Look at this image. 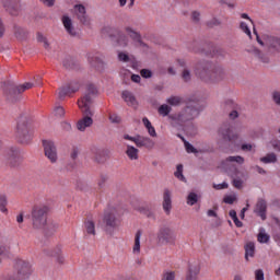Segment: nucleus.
I'll use <instances>...</instances> for the list:
<instances>
[{
    "instance_id": "f257e3e1",
    "label": "nucleus",
    "mask_w": 280,
    "mask_h": 280,
    "mask_svg": "<svg viewBox=\"0 0 280 280\" xmlns=\"http://www.w3.org/2000/svg\"><path fill=\"white\" fill-rule=\"evenodd\" d=\"M49 207L45 205H36L31 210V222L33 231L44 233L45 235H54L58 231V223L47 221Z\"/></svg>"
},
{
    "instance_id": "f03ea898",
    "label": "nucleus",
    "mask_w": 280,
    "mask_h": 280,
    "mask_svg": "<svg viewBox=\"0 0 280 280\" xmlns=\"http://www.w3.org/2000/svg\"><path fill=\"white\" fill-rule=\"evenodd\" d=\"M195 73L203 80V82H222L226 78V72L222 67L211 63L209 61H201L197 63Z\"/></svg>"
},
{
    "instance_id": "7ed1b4c3",
    "label": "nucleus",
    "mask_w": 280,
    "mask_h": 280,
    "mask_svg": "<svg viewBox=\"0 0 280 280\" xmlns=\"http://www.w3.org/2000/svg\"><path fill=\"white\" fill-rule=\"evenodd\" d=\"M30 89H34V82H25L20 85H14L13 82L4 81L1 84V91L8 102H19L21 100V94L25 93V91H30Z\"/></svg>"
},
{
    "instance_id": "20e7f679",
    "label": "nucleus",
    "mask_w": 280,
    "mask_h": 280,
    "mask_svg": "<svg viewBox=\"0 0 280 280\" xmlns=\"http://www.w3.org/2000/svg\"><path fill=\"white\" fill-rule=\"evenodd\" d=\"M15 135L21 143L32 141V119L30 116L23 115L18 118Z\"/></svg>"
},
{
    "instance_id": "39448f33",
    "label": "nucleus",
    "mask_w": 280,
    "mask_h": 280,
    "mask_svg": "<svg viewBox=\"0 0 280 280\" xmlns=\"http://www.w3.org/2000/svg\"><path fill=\"white\" fill-rule=\"evenodd\" d=\"M79 108L83 115V118L77 122V128L80 130V132H84L86 128H91L93 126V116L95 115V110L93 107H89V105L85 103H81Z\"/></svg>"
},
{
    "instance_id": "423d86ee",
    "label": "nucleus",
    "mask_w": 280,
    "mask_h": 280,
    "mask_svg": "<svg viewBox=\"0 0 280 280\" xmlns=\"http://www.w3.org/2000/svg\"><path fill=\"white\" fill-rule=\"evenodd\" d=\"M15 270V280H27L30 277H32V272H34V269L32 268V264L27 260L19 259L15 261L14 266Z\"/></svg>"
},
{
    "instance_id": "0eeeda50",
    "label": "nucleus",
    "mask_w": 280,
    "mask_h": 280,
    "mask_svg": "<svg viewBox=\"0 0 280 280\" xmlns=\"http://www.w3.org/2000/svg\"><path fill=\"white\" fill-rule=\"evenodd\" d=\"M103 222L107 233H113L115 229H119V213L117 212V209L112 208L107 210L104 214Z\"/></svg>"
},
{
    "instance_id": "6e6552de",
    "label": "nucleus",
    "mask_w": 280,
    "mask_h": 280,
    "mask_svg": "<svg viewBox=\"0 0 280 280\" xmlns=\"http://www.w3.org/2000/svg\"><path fill=\"white\" fill-rule=\"evenodd\" d=\"M254 34H256V40L258 44H260L261 47L268 46V49H271L272 51H276L277 54H280V37L279 36H272V35H264L262 39L259 37L257 32L254 30Z\"/></svg>"
},
{
    "instance_id": "1a4fd4ad",
    "label": "nucleus",
    "mask_w": 280,
    "mask_h": 280,
    "mask_svg": "<svg viewBox=\"0 0 280 280\" xmlns=\"http://www.w3.org/2000/svg\"><path fill=\"white\" fill-rule=\"evenodd\" d=\"M159 244H170L174 246L176 244V232L171 228H162L158 233Z\"/></svg>"
},
{
    "instance_id": "9d476101",
    "label": "nucleus",
    "mask_w": 280,
    "mask_h": 280,
    "mask_svg": "<svg viewBox=\"0 0 280 280\" xmlns=\"http://www.w3.org/2000/svg\"><path fill=\"white\" fill-rule=\"evenodd\" d=\"M97 88H95L93 84H88L84 96L78 101V106L83 103L86 104L88 108H93V100L97 97Z\"/></svg>"
},
{
    "instance_id": "9b49d317",
    "label": "nucleus",
    "mask_w": 280,
    "mask_h": 280,
    "mask_svg": "<svg viewBox=\"0 0 280 280\" xmlns=\"http://www.w3.org/2000/svg\"><path fill=\"white\" fill-rule=\"evenodd\" d=\"M198 115V108H196V105L188 104L177 116L178 121H191L192 119H196V116Z\"/></svg>"
},
{
    "instance_id": "f8f14e48",
    "label": "nucleus",
    "mask_w": 280,
    "mask_h": 280,
    "mask_svg": "<svg viewBox=\"0 0 280 280\" xmlns=\"http://www.w3.org/2000/svg\"><path fill=\"white\" fill-rule=\"evenodd\" d=\"M45 156L50 161V163L58 162V149H56V144L52 141L45 140L43 142Z\"/></svg>"
},
{
    "instance_id": "ddd939ff",
    "label": "nucleus",
    "mask_w": 280,
    "mask_h": 280,
    "mask_svg": "<svg viewBox=\"0 0 280 280\" xmlns=\"http://www.w3.org/2000/svg\"><path fill=\"white\" fill-rule=\"evenodd\" d=\"M218 137L223 141H236V139H238L237 133H235L233 129L226 125L222 126L218 130Z\"/></svg>"
},
{
    "instance_id": "4468645a",
    "label": "nucleus",
    "mask_w": 280,
    "mask_h": 280,
    "mask_svg": "<svg viewBox=\"0 0 280 280\" xmlns=\"http://www.w3.org/2000/svg\"><path fill=\"white\" fill-rule=\"evenodd\" d=\"M246 51L247 54H252V56H254V58H256L258 62H261L262 65L270 63V57H268L266 52L259 50V48L252 46L247 48Z\"/></svg>"
},
{
    "instance_id": "2eb2a0df",
    "label": "nucleus",
    "mask_w": 280,
    "mask_h": 280,
    "mask_svg": "<svg viewBox=\"0 0 280 280\" xmlns=\"http://www.w3.org/2000/svg\"><path fill=\"white\" fill-rule=\"evenodd\" d=\"M74 14L83 25H91V19L86 14V8L83 4L74 5Z\"/></svg>"
},
{
    "instance_id": "dca6fc26",
    "label": "nucleus",
    "mask_w": 280,
    "mask_h": 280,
    "mask_svg": "<svg viewBox=\"0 0 280 280\" xmlns=\"http://www.w3.org/2000/svg\"><path fill=\"white\" fill-rule=\"evenodd\" d=\"M8 161L9 164L12 165V167H16L21 161H23V158L21 156V152L16 149H11L8 153Z\"/></svg>"
},
{
    "instance_id": "f3484780",
    "label": "nucleus",
    "mask_w": 280,
    "mask_h": 280,
    "mask_svg": "<svg viewBox=\"0 0 280 280\" xmlns=\"http://www.w3.org/2000/svg\"><path fill=\"white\" fill-rule=\"evenodd\" d=\"M61 22L66 32L70 36H78V32L75 31V27H73V21L71 20V18H69V15H63L61 18Z\"/></svg>"
},
{
    "instance_id": "a211bd4d",
    "label": "nucleus",
    "mask_w": 280,
    "mask_h": 280,
    "mask_svg": "<svg viewBox=\"0 0 280 280\" xmlns=\"http://www.w3.org/2000/svg\"><path fill=\"white\" fill-rule=\"evenodd\" d=\"M198 275H200V264H190L186 273V280H198Z\"/></svg>"
},
{
    "instance_id": "6ab92c4d",
    "label": "nucleus",
    "mask_w": 280,
    "mask_h": 280,
    "mask_svg": "<svg viewBox=\"0 0 280 280\" xmlns=\"http://www.w3.org/2000/svg\"><path fill=\"white\" fill-rule=\"evenodd\" d=\"M122 100L128 104V106H131V108H139V102H137V98L135 97V94L132 92L126 90L121 93Z\"/></svg>"
},
{
    "instance_id": "aec40b11",
    "label": "nucleus",
    "mask_w": 280,
    "mask_h": 280,
    "mask_svg": "<svg viewBox=\"0 0 280 280\" xmlns=\"http://www.w3.org/2000/svg\"><path fill=\"white\" fill-rule=\"evenodd\" d=\"M162 207L165 213L172 211V191L168 189L164 190Z\"/></svg>"
},
{
    "instance_id": "412c9836",
    "label": "nucleus",
    "mask_w": 280,
    "mask_h": 280,
    "mask_svg": "<svg viewBox=\"0 0 280 280\" xmlns=\"http://www.w3.org/2000/svg\"><path fill=\"white\" fill-rule=\"evenodd\" d=\"M266 209H267L266 200L259 199L256 203V208L254 212L257 213L259 218H261V220H266Z\"/></svg>"
},
{
    "instance_id": "4be33fe9",
    "label": "nucleus",
    "mask_w": 280,
    "mask_h": 280,
    "mask_svg": "<svg viewBox=\"0 0 280 280\" xmlns=\"http://www.w3.org/2000/svg\"><path fill=\"white\" fill-rule=\"evenodd\" d=\"M125 154L130 161H139V149L135 148L133 145L127 144Z\"/></svg>"
},
{
    "instance_id": "5701e85b",
    "label": "nucleus",
    "mask_w": 280,
    "mask_h": 280,
    "mask_svg": "<svg viewBox=\"0 0 280 280\" xmlns=\"http://www.w3.org/2000/svg\"><path fill=\"white\" fill-rule=\"evenodd\" d=\"M237 174L243 176L242 172H240L238 170H235V172H230L229 176H231V178H233V186L236 189H242V187L244 186V182L242 179L237 178Z\"/></svg>"
},
{
    "instance_id": "b1692460",
    "label": "nucleus",
    "mask_w": 280,
    "mask_h": 280,
    "mask_svg": "<svg viewBox=\"0 0 280 280\" xmlns=\"http://www.w3.org/2000/svg\"><path fill=\"white\" fill-rule=\"evenodd\" d=\"M13 34L18 40H25L27 38V31L21 26L13 27Z\"/></svg>"
},
{
    "instance_id": "393cba45",
    "label": "nucleus",
    "mask_w": 280,
    "mask_h": 280,
    "mask_svg": "<svg viewBox=\"0 0 280 280\" xmlns=\"http://www.w3.org/2000/svg\"><path fill=\"white\" fill-rule=\"evenodd\" d=\"M142 124L150 137H156V129L148 118L142 119Z\"/></svg>"
},
{
    "instance_id": "a878e982",
    "label": "nucleus",
    "mask_w": 280,
    "mask_h": 280,
    "mask_svg": "<svg viewBox=\"0 0 280 280\" xmlns=\"http://www.w3.org/2000/svg\"><path fill=\"white\" fill-rule=\"evenodd\" d=\"M141 232L138 231L136 234V240H135V245L132 248V253L133 255H136L137 257H139L140 253H141Z\"/></svg>"
},
{
    "instance_id": "bb28decb",
    "label": "nucleus",
    "mask_w": 280,
    "mask_h": 280,
    "mask_svg": "<svg viewBox=\"0 0 280 280\" xmlns=\"http://www.w3.org/2000/svg\"><path fill=\"white\" fill-rule=\"evenodd\" d=\"M85 226V232L88 235H93V237H95L96 232H95V221H93V219H89L85 221L84 223Z\"/></svg>"
},
{
    "instance_id": "cd10ccee",
    "label": "nucleus",
    "mask_w": 280,
    "mask_h": 280,
    "mask_svg": "<svg viewBox=\"0 0 280 280\" xmlns=\"http://www.w3.org/2000/svg\"><path fill=\"white\" fill-rule=\"evenodd\" d=\"M198 200H200V195L191 191L186 197V205H188V207H194V205H197Z\"/></svg>"
},
{
    "instance_id": "c85d7f7f",
    "label": "nucleus",
    "mask_w": 280,
    "mask_h": 280,
    "mask_svg": "<svg viewBox=\"0 0 280 280\" xmlns=\"http://www.w3.org/2000/svg\"><path fill=\"white\" fill-rule=\"evenodd\" d=\"M249 257H255V243L248 242L245 245V259L248 261Z\"/></svg>"
},
{
    "instance_id": "c756f323",
    "label": "nucleus",
    "mask_w": 280,
    "mask_h": 280,
    "mask_svg": "<svg viewBox=\"0 0 280 280\" xmlns=\"http://www.w3.org/2000/svg\"><path fill=\"white\" fill-rule=\"evenodd\" d=\"M44 253L47 255V257H59L62 255V249H60V247H55L50 249H44Z\"/></svg>"
},
{
    "instance_id": "7c9ffc66",
    "label": "nucleus",
    "mask_w": 280,
    "mask_h": 280,
    "mask_svg": "<svg viewBox=\"0 0 280 280\" xmlns=\"http://www.w3.org/2000/svg\"><path fill=\"white\" fill-rule=\"evenodd\" d=\"M166 104H170V106H180V104H183V97L170 96L166 98Z\"/></svg>"
},
{
    "instance_id": "2f4dec72",
    "label": "nucleus",
    "mask_w": 280,
    "mask_h": 280,
    "mask_svg": "<svg viewBox=\"0 0 280 280\" xmlns=\"http://www.w3.org/2000/svg\"><path fill=\"white\" fill-rule=\"evenodd\" d=\"M174 176L178 178V180H182V183H187V178H185V175H183V164H178L176 166V172L174 173Z\"/></svg>"
},
{
    "instance_id": "473e14b6",
    "label": "nucleus",
    "mask_w": 280,
    "mask_h": 280,
    "mask_svg": "<svg viewBox=\"0 0 280 280\" xmlns=\"http://www.w3.org/2000/svg\"><path fill=\"white\" fill-rule=\"evenodd\" d=\"M158 113L162 115V117H167V115L172 113V107L167 104H163L159 107Z\"/></svg>"
},
{
    "instance_id": "72a5a7b5",
    "label": "nucleus",
    "mask_w": 280,
    "mask_h": 280,
    "mask_svg": "<svg viewBox=\"0 0 280 280\" xmlns=\"http://www.w3.org/2000/svg\"><path fill=\"white\" fill-rule=\"evenodd\" d=\"M258 242L260 244H268V242H270V235H268V233H266V230H260V232L258 234Z\"/></svg>"
},
{
    "instance_id": "f704fd0d",
    "label": "nucleus",
    "mask_w": 280,
    "mask_h": 280,
    "mask_svg": "<svg viewBox=\"0 0 280 280\" xmlns=\"http://www.w3.org/2000/svg\"><path fill=\"white\" fill-rule=\"evenodd\" d=\"M261 163H277V154L275 153H269L265 155L264 158H260Z\"/></svg>"
},
{
    "instance_id": "c9c22d12",
    "label": "nucleus",
    "mask_w": 280,
    "mask_h": 280,
    "mask_svg": "<svg viewBox=\"0 0 280 280\" xmlns=\"http://www.w3.org/2000/svg\"><path fill=\"white\" fill-rule=\"evenodd\" d=\"M225 163H238V165H244V158L242 155L229 156Z\"/></svg>"
},
{
    "instance_id": "e433bc0d",
    "label": "nucleus",
    "mask_w": 280,
    "mask_h": 280,
    "mask_svg": "<svg viewBox=\"0 0 280 280\" xmlns=\"http://www.w3.org/2000/svg\"><path fill=\"white\" fill-rule=\"evenodd\" d=\"M88 60H89L91 67H93L94 69H97L100 67V63L102 62V60H100V58H97L93 55H89Z\"/></svg>"
},
{
    "instance_id": "4c0bfd02",
    "label": "nucleus",
    "mask_w": 280,
    "mask_h": 280,
    "mask_svg": "<svg viewBox=\"0 0 280 280\" xmlns=\"http://www.w3.org/2000/svg\"><path fill=\"white\" fill-rule=\"evenodd\" d=\"M62 65L66 69H73V66L75 65V62L70 56H68L63 58Z\"/></svg>"
},
{
    "instance_id": "58836bf2",
    "label": "nucleus",
    "mask_w": 280,
    "mask_h": 280,
    "mask_svg": "<svg viewBox=\"0 0 280 280\" xmlns=\"http://www.w3.org/2000/svg\"><path fill=\"white\" fill-rule=\"evenodd\" d=\"M1 5L3 8H8V10H12L13 5H16L19 3V0H0Z\"/></svg>"
},
{
    "instance_id": "ea45409f",
    "label": "nucleus",
    "mask_w": 280,
    "mask_h": 280,
    "mask_svg": "<svg viewBox=\"0 0 280 280\" xmlns=\"http://www.w3.org/2000/svg\"><path fill=\"white\" fill-rule=\"evenodd\" d=\"M37 42L45 47V49H49V40H47V37H45L43 34H37Z\"/></svg>"
},
{
    "instance_id": "a19ab883",
    "label": "nucleus",
    "mask_w": 280,
    "mask_h": 280,
    "mask_svg": "<svg viewBox=\"0 0 280 280\" xmlns=\"http://www.w3.org/2000/svg\"><path fill=\"white\" fill-rule=\"evenodd\" d=\"M5 205H8V199L4 195H0V211L1 213H8V208H5Z\"/></svg>"
},
{
    "instance_id": "79ce46f5",
    "label": "nucleus",
    "mask_w": 280,
    "mask_h": 280,
    "mask_svg": "<svg viewBox=\"0 0 280 280\" xmlns=\"http://www.w3.org/2000/svg\"><path fill=\"white\" fill-rule=\"evenodd\" d=\"M278 137L280 139V128L278 129ZM269 145L276 150V152H280V140H271Z\"/></svg>"
},
{
    "instance_id": "37998d69",
    "label": "nucleus",
    "mask_w": 280,
    "mask_h": 280,
    "mask_svg": "<svg viewBox=\"0 0 280 280\" xmlns=\"http://www.w3.org/2000/svg\"><path fill=\"white\" fill-rule=\"evenodd\" d=\"M65 107L60 106V105H57L55 108H54V115L55 117H59V118H62L65 117Z\"/></svg>"
},
{
    "instance_id": "c03bdc74",
    "label": "nucleus",
    "mask_w": 280,
    "mask_h": 280,
    "mask_svg": "<svg viewBox=\"0 0 280 280\" xmlns=\"http://www.w3.org/2000/svg\"><path fill=\"white\" fill-rule=\"evenodd\" d=\"M70 93H71L70 86L59 89V100H65V97H67V95H69Z\"/></svg>"
},
{
    "instance_id": "a18cd8bd",
    "label": "nucleus",
    "mask_w": 280,
    "mask_h": 280,
    "mask_svg": "<svg viewBox=\"0 0 280 280\" xmlns=\"http://www.w3.org/2000/svg\"><path fill=\"white\" fill-rule=\"evenodd\" d=\"M240 28L242 30V32H244V34H246V36H248V38H253V34L250 33L248 24H246L245 22H241Z\"/></svg>"
},
{
    "instance_id": "49530a36",
    "label": "nucleus",
    "mask_w": 280,
    "mask_h": 280,
    "mask_svg": "<svg viewBox=\"0 0 280 280\" xmlns=\"http://www.w3.org/2000/svg\"><path fill=\"white\" fill-rule=\"evenodd\" d=\"M184 145L186 148V152L188 154H198V150L191 145L188 141H184Z\"/></svg>"
},
{
    "instance_id": "de8ad7c7",
    "label": "nucleus",
    "mask_w": 280,
    "mask_h": 280,
    "mask_svg": "<svg viewBox=\"0 0 280 280\" xmlns=\"http://www.w3.org/2000/svg\"><path fill=\"white\" fill-rule=\"evenodd\" d=\"M182 78L184 82H190L191 81V71L187 68H185L182 72Z\"/></svg>"
},
{
    "instance_id": "09e8293b",
    "label": "nucleus",
    "mask_w": 280,
    "mask_h": 280,
    "mask_svg": "<svg viewBox=\"0 0 280 280\" xmlns=\"http://www.w3.org/2000/svg\"><path fill=\"white\" fill-rule=\"evenodd\" d=\"M271 100L276 106H280V91H273L271 94Z\"/></svg>"
},
{
    "instance_id": "8fccbe9b",
    "label": "nucleus",
    "mask_w": 280,
    "mask_h": 280,
    "mask_svg": "<svg viewBox=\"0 0 280 280\" xmlns=\"http://www.w3.org/2000/svg\"><path fill=\"white\" fill-rule=\"evenodd\" d=\"M162 280H176V272L174 271H166L162 276Z\"/></svg>"
},
{
    "instance_id": "3c124183",
    "label": "nucleus",
    "mask_w": 280,
    "mask_h": 280,
    "mask_svg": "<svg viewBox=\"0 0 280 280\" xmlns=\"http://www.w3.org/2000/svg\"><path fill=\"white\" fill-rule=\"evenodd\" d=\"M110 124H121V117L117 116V114H109Z\"/></svg>"
},
{
    "instance_id": "603ef678",
    "label": "nucleus",
    "mask_w": 280,
    "mask_h": 280,
    "mask_svg": "<svg viewBox=\"0 0 280 280\" xmlns=\"http://www.w3.org/2000/svg\"><path fill=\"white\" fill-rule=\"evenodd\" d=\"M118 60L120 62H130V56H128V54H126V52H119Z\"/></svg>"
},
{
    "instance_id": "864d4df0",
    "label": "nucleus",
    "mask_w": 280,
    "mask_h": 280,
    "mask_svg": "<svg viewBox=\"0 0 280 280\" xmlns=\"http://www.w3.org/2000/svg\"><path fill=\"white\" fill-rule=\"evenodd\" d=\"M122 139H125L126 141H133V143H136V145H141V141L139 140V138H132L129 135H124Z\"/></svg>"
},
{
    "instance_id": "5fc2aeb1",
    "label": "nucleus",
    "mask_w": 280,
    "mask_h": 280,
    "mask_svg": "<svg viewBox=\"0 0 280 280\" xmlns=\"http://www.w3.org/2000/svg\"><path fill=\"white\" fill-rule=\"evenodd\" d=\"M142 145H145V148H154V141H152L150 138H143Z\"/></svg>"
},
{
    "instance_id": "6e6d98bb",
    "label": "nucleus",
    "mask_w": 280,
    "mask_h": 280,
    "mask_svg": "<svg viewBox=\"0 0 280 280\" xmlns=\"http://www.w3.org/2000/svg\"><path fill=\"white\" fill-rule=\"evenodd\" d=\"M235 200H237V197L228 196L223 199V202H225V205H233V202H235Z\"/></svg>"
},
{
    "instance_id": "4d7b16f0",
    "label": "nucleus",
    "mask_w": 280,
    "mask_h": 280,
    "mask_svg": "<svg viewBox=\"0 0 280 280\" xmlns=\"http://www.w3.org/2000/svg\"><path fill=\"white\" fill-rule=\"evenodd\" d=\"M141 78H145V79L152 78V70L142 69L141 70Z\"/></svg>"
},
{
    "instance_id": "13d9d810",
    "label": "nucleus",
    "mask_w": 280,
    "mask_h": 280,
    "mask_svg": "<svg viewBox=\"0 0 280 280\" xmlns=\"http://www.w3.org/2000/svg\"><path fill=\"white\" fill-rule=\"evenodd\" d=\"M255 280H265V278H264V270L257 269L255 271Z\"/></svg>"
},
{
    "instance_id": "bf43d9fd",
    "label": "nucleus",
    "mask_w": 280,
    "mask_h": 280,
    "mask_svg": "<svg viewBox=\"0 0 280 280\" xmlns=\"http://www.w3.org/2000/svg\"><path fill=\"white\" fill-rule=\"evenodd\" d=\"M68 86L70 88V93H75L80 90V84H78V83H71Z\"/></svg>"
},
{
    "instance_id": "052dcab7",
    "label": "nucleus",
    "mask_w": 280,
    "mask_h": 280,
    "mask_svg": "<svg viewBox=\"0 0 280 280\" xmlns=\"http://www.w3.org/2000/svg\"><path fill=\"white\" fill-rule=\"evenodd\" d=\"M220 20L213 18L212 20L208 21L209 27H214L215 25H220Z\"/></svg>"
},
{
    "instance_id": "680f3d73",
    "label": "nucleus",
    "mask_w": 280,
    "mask_h": 280,
    "mask_svg": "<svg viewBox=\"0 0 280 280\" xmlns=\"http://www.w3.org/2000/svg\"><path fill=\"white\" fill-rule=\"evenodd\" d=\"M94 161L96 163H106V158L102 156V154L98 153L95 155Z\"/></svg>"
},
{
    "instance_id": "e2e57ef3",
    "label": "nucleus",
    "mask_w": 280,
    "mask_h": 280,
    "mask_svg": "<svg viewBox=\"0 0 280 280\" xmlns=\"http://www.w3.org/2000/svg\"><path fill=\"white\" fill-rule=\"evenodd\" d=\"M10 248H12V245H0V257L1 255H3L4 250H10ZM0 264H1V258H0Z\"/></svg>"
},
{
    "instance_id": "0e129e2a",
    "label": "nucleus",
    "mask_w": 280,
    "mask_h": 280,
    "mask_svg": "<svg viewBox=\"0 0 280 280\" xmlns=\"http://www.w3.org/2000/svg\"><path fill=\"white\" fill-rule=\"evenodd\" d=\"M130 79L131 82H135L136 84H139L141 82V77L139 74H131Z\"/></svg>"
},
{
    "instance_id": "69168bd1",
    "label": "nucleus",
    "mask_w": 280,
    "mask_h": 280,
    "mask_svg": "<svg viewBox=\"0 0 280 280\" xmlns=\"http://www.w3.org/2000/svg\"><path fill=\"white\" fill-rule=\"evenodd\" d=\"M44 5H47L48 8H52L54 3H56V0H39Z\"/></svg>"
},
{
    "instance_id": "338daca9",
    "label": "nucleus",
    "mask_w": 280,
    "mask_h": 280,
    "mask_svg": "<svg viewBox=\"0 0 280 280\" xmlns=\"http://www.w3.org/2000/svg\"><path fill=\"white\" fill-rule=\"evenodd\" d=\"M214 189H229V184L228 183H222L213 186Z\"/></svg>"
},
{
    "instance_id": "774afa93",
    "label": "nucleus",
    "mask_w": 280,
    "mask_h": 280,
    "mask_svg": "<svg viewBox=\"0 0 280 280\" xmlns=\"http://www.w3.org/2000/svg\"><path fill=\"white\" fill-rule=\"evenodd\" d=\"M241 148L244 152H250V150H253V144H242Z\"/></svg>"
}]
</instances>
